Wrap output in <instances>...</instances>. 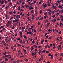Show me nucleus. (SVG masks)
I'll use <instances>...</instances> for the list:
<instances>
[{"mask_svg": "<svg viewBox=\"0 0 63 63\" xmlns=\"http://www.w3.org/2000/svg\"><path fill=\"white\" fill-rule=\"evenodd\" d=\"M18 9L17 10H19L20 9V6H19L18 7Z\"/></svg>", "mask_w": 63, "mask_h": 63, "instance_id": "15", "label": "nucleus"}, {"mask_svg": "<svg viewBox=\"0 0 63 63\" xmlns=\"http://www.w3.org/2000/svg\"><path fill=\"white\" fill-rule=\"evenodd\" d=\"M58 38H59V37H57V38L56 39L57 41H59V39H58Z\"/></svg>", "mask_w": 63, "mask_h": 63, "instance_id": "43", "label": "nucleus"}, {"mask_svg": "<svg viewBox=\"0 0 63 63\" xmlns=\"http://www.w3.org/2000/svg\"><path fill=\"white\" fill-rule=\"evenodd\" d=\"M49 52L48 51H47L46 52V53H48Z\"/></svg>", "mask_w": 63, "mask_h": 63, "instance_id": "27", "label": "nucleus"}, {"mask_svg": "<svg viewBox=\"0 0 63 63\" xmlns=\"http://www.w3.org/2000/svg\"><path fill=\"white\" fill-rule=\"evenodd\" d=\"M63 56V53H61L60 55V56Z\"/></svg>", "mask_w": 63, "mask_h": 63, "instance_id": "14", "label": "nucleus"}, {"mask_svg": "<svg viewBox=\"0 0 63 63\" xmlns=\"http://www.w3.org/2000/svg\"><path fill=\"white\" fill-rule=\"evenodd\" d=\"M48 56H51V54H50V53H49V54Z\"/></svg>", "mask_w": 63, "mask_h": 63, "instance_id": "45", "label": "nucleus"}, {"mask_svg": "<svg viewBox=\"0 0 63 63\" xmlns=\"http://www.w3.org/2000/svg\"><path fill=\"white\" fill-rule=\"evenodd\" d=\"M55 48H56V46H54L53 47V49H55Z\"/></svg>", "mask_w": 63, "mask_h": 63, "instance_id": "42", "label": "nucleus"}, {"mask_svg": "<svg viewBox=\"0 0 63 63\" xmlns=\"http://www.w3.org/2000/svg\"><path fill=\"white\" fill-rule=\"evenodd\" d=\"M47 11H51V10L49 9H47Z\"/></svg>", "mask_w": 63, "mask_h": 63, "instance_id": "25", "label": "nucleus"}, {"mask_svg": "<svg viewBox=\"0 0 63 63\" xmlns=\"http://www.w3.org/2000/svg\"><path fill=\"white\" fill-rule=\"evenodd\" d=\"M43 19V17L42 18H41V19H39V20H42V19Z\"/></svg>", "mask_w": 63, "mask_h": 63, "instance_id": "35", "label": "nucleus"}, {"mask_svg": "<svg viewBox=\"0 0 63 63\" xmlns=\"http://www.w3.org/2000/svg\"><path fill=\"white\" fill-rule=\"evenodd\" d=\"M42 11L41 10L40 11V14H41V13H42Z\"/></svg>", "mask_w": 63, "mask_h": 63, "instance_id": "62", "label": "nucleus"}, {"mask_svg": "<svg viewBox=\"0 0 63 63\" xmlns=\"http://www.w3.org/2000/svg\"><path fill=\"white\" fill-rule=\"evenodd\" d=\"M37 49H35V52H37Z\"/></svg>", "mask_w": 63, "mask_h": 63, "instance_id": "57", "label": "nucleus"}, {"mask_svg": "<svg viewBox=\"0 0 63 63\" xmlns=\"http://www.w3.org/2000/svg\"><path fill=\"white\" fill-rule=\"evenodd\" d=\"M4 45H5V46H6L7 45V44L6 43L4 42Z\"/></svg>", "mask_w": 63, "mask_h": 63, "instance_id": "26", "label": "nucleus"}, {"mask_svg": "<svg viewBox=\"0 0 63 63\" xmlns=\"http://www.w3.org/2000/svg\"><path fill=\"white\" fill-rule=\"evenodd\" d=\"M51 38H52V36L50 37H49V40H50V39H51Z\"/></svg>", "mask_w": 63, "mask_h": 63, "instance_id": "28", "label": "nucleus"}, {"mask_svg": "<svg viewBox=\"0 0 63 63\" xmlns=\"http://www.w3.org/2000/svg\"><path fill=\"white\" fill-rule=\"evenodd\" d=\"M13 18V17H11L9 19L10 20H12V19Z\"/></svg>", "mask_w": 63, "mask_h": 63, "instance_id": "29", "label": "nucleus"}, {"mask_svg": "<svg viewBox=\"0 0 63 63\" xmlns=\"http://www.w3.org/2000/svg\"><path fill=\"white\" fill-rule=\"evenodd\" d=\"M53 20L55 21H56V19H54Z\"/></svg>", "mask_w": 63, "mask_h": 63, "instance_id": "53", "label": "nucleus"}, {"mask_svg": "<svg viewBox=\"0 0 63 63\" xmlns=\"http://www.w3.org/2000/svg\"><path fill=\"white\" fill-rule=\"evenodd\" d=\"M20 57H24V56L22 55V56H20Z\"/></svg>", "mask_w": 63, "mask_h": 63, "instance_id": "33", "label": "nucleus"}, {"mask_svg": "<svg viewBox=\"0 0 63 63\" xmlns=\"http://www.w3.org/2000/svg\"><path fill=\"white\" fill-rule=\"evenodd\" d=\"M32 43L33 44H34V43H35V41H34V40H33L32 41Z\"/></svg>", "mask_w": 63, "mask_h": 63, "instance_id": "50", "label": "nucleus"}, {"mask_svg": "<svg viewBox=\"0 0 63 63\" xmlns=\"http://www.w3.org/2000/svg\"><path fill=\"white\" fill-rule=\"evenodd\" d=\"M47 47H48V48H50V46H49L48 45H47Z\"/></svg>", "mask_w": 63, "mask_h": 63, "instance_id": "36", "label": "nucleus"}, {"mask_svg": "<svg viewBox=\"0 0 63 63\" xmlns=\"http://www.w3.org/2000/svg\"><path fill=\"white\" fill-rule=\"evenodd\" d=\"M38 53L39 55H40V53H41V51H39L38 52Z\"/></svg>", "mask_w": 63, "mask_h": 63, "instance_id": "46", "label": "nucleus"}, {"mask_svg": "<svg viewBox=\"0 0 63 63\" xmlns=\"http://www.w3.org/2000/svg\"><path fill=\"white\" fill-rule=\"evenodd\" d=\"M42 6H43L44 9H45V7H47V4H45V5L44 4V3H43L42 4Z\"/></svg>", "mask_w": 63, "mask_h": 63, "instance_id": "1", "label": "nucleus"}, {"mask_svg": "<svg viewBox=\"0 0 63 63\" xmlns=\"http://www.w3.org/2000/svg\"><path fill=\"white\" fill-rule=\"evenodd\" d=\"M8 24H9V25H11L12 23H11V21H9L8 22Z\"/></svg>", "mask_w": 63, "mask_h": 63, "instance_id": "3", "label": "nucleus"}, {"mask_svg": "<svg viewBox=\"0 0 63 63\" xmlns=\"http://www.w3.org/2000/svg\"><path fill=\"white\" fill-rule=\"evenodd\" d=\"M23 51H24V52H26V50L24 49H23Z\"/></svg>", "mask_w": 63, "mask_h": 63, "instance_id": "47", "label": "nucleus"}, {"mask_svg": "<svg viewBox=\"0 0 63 63\" xmlns=\"http://www.w3.org/2000/svg\"><path fill=\"white\" fill-rule=\"evenodd\" d=\"M9 41H10V40H8L7 41H6V43H8V42H9Z\"/></svg>", "mask_w": 63, "mask_h": 63, "instance_id": "48", "label": "nucleus"}, {"mask_svg": "<svg viewBox=\"0 0 63 63\" xmlns=\"http://www.w3.org/2000/svg\"><path fill=\"white\" fill-rule=\"evenodd\" d=\"M37 54V52H35V53L34 54V56H35L36 55V54Z\"/></svg>", "mask_w": 63, "mask_h": 63, "instance_id": "37", "label": "nucleus"}, {"mask_svg": "<svg viewBox=\"0 0 63 63\" xmlns=\"http://www.w3.org/2000/svg\"><path fill=\"white\" fill-rule=\"evenodd\" d=\"M58 7L59 8H61V9H63V7H62V6L59 5Z\"/></svg>", "mask_w": 63, "mask_h": 63, "instance_id": "5", "label": "nucleus"}, {"mask_svg": "<svg viewBox=\"0 0 63 63\" xmlns=\"http://www.w3.org/2000/svg\"><path fill=\"white\" fill-rule=\"evenodd\" d=\"M29 15H30L29 12H28V14H27V16H29Z\"/></svg>", "mask_w": 63, "mask_h": 63, "instance_id": "32", "label": "nucleus"}, {"mask_svg": "<svg viewBox=\"0 0 63 63\" xmlns=\"http://www.w3.org/2000/svg\"><path fill=\"white\" fill-rule=\"evenodd\" d=\"M61 31H60L59 32V34H61Z\"/></svg>", "mask_w": 63, "mask_h": 63, "instance_id": "56", "label": "nucleus"}, {"mask_svg": "<svg viewBox=\"0 0 63 63\" xmlns=\"http://www.w3.org/2000/svg\"><path fill=\"white\" fill-rule=\"evenodd\" d=\"M9 58L11 60H14V58L11 59V58H11V57H9Z\"/></svg>", "mask_w": 63, "mask_h": 63, "instance_id": "20", "label": "nucleus"}, {"mask_svg": "<svg viewBox=\"0 0 63 63\" xmlns=\"http://www.w3.org/2000/svg\"><path fill=\"white\" fill-rule=\"evenodd\" d=\"M60 47L59 48L60 49H61V47H62L61 45H59L58 46H57V47Z\"/></svg>", "mask_w": 63, "mask_h": 63, "instance_id": "6", "label": "nucleus"}, {"mask_svg": "<svg viewBox=\"0 0 63 63\" xmlns=\"http://www.w3.org/2000/svg\"><path fill=\"white\" fill-rule=\"evenodd\" d=\"M63 10L62 9L61 10V14H62V13H63Z\"/></svg>", "mask_w": 63, "mask_h": 63, "instance_id": "44", "label": "nucleus"}, {"mask_svg": "<svg viewBox=\"0 0 63 63\" xmlns=\"http://www.w3.org/2000/svg\"><path fill=\"white\" fill-rule=\"evenodd\" d=\"M4 27L3 26H2L0 27V29H2L3 28V27Z\"/></svg>", "mask_w": 63, "mask_h": 63, "instance_id": "17", "label": "nucleus"}, {"mask_svg": "<svg viewBox=\"0 0 63 63\" xmlns=\"http://www.w3.org/2000/svg\"><path fill=\"white\" fill-rule=\"evenodd\" d=\"M40 59H41V60H43V58L42 57H41L40 58Z\"/></svg>", "mask_w": 63, "mask_h": 63, "instance_id": "55", "label": "nucleus"}, {"mask_svg": "<svg viewBox=\"0 0 63 63\" xmlns=\"http://www.w3.org/2000/svg\"><path fill=\"white\" fill-rule=\"evenodd\" d=\"M41 44L42 45H43V44H44V43H43V42L42 41H41Z\"/></svg>", "mask_w": 63, "mask_h": 63, "instance_id": "31", "label": "nucleus"}, {"mask_svg": "<svg viewBox=\"0 0 63 63\" xmlns=\"http://www.w3.org/2000/svg\"><path fill=\"white\" fill-rule=\"evenodd\" d=\"M38 25H40V22H38Z\"/></svg>", "mask_w": 63, "mask_h": 63, "instance_id": "58", "label": "nucleus"}, {"mask_svg": "<svg viewBox=\"0 0 63 63\" xmlns=\"http://www.w3.org/2000/svg\"><path fill=\"white\" fill-rule=\"evenodd\" d=\"M7 54V52L5 51V53H2V54L3 55H5V54Z\"/></svg>", "mask_w": 63, "mask_h": 63, "instance_id": "7", "label": "nucleus"}, {"mask_svg": "<svg viewBox=\"0 0 63 63\" xmlns=\"http://www.w3.org/2000/svg\"><path fill=\"white\" fill-rule=\"evenodd\" d=\"M28 59H26L25 60V61H28Z\"/></svg>", "mask_w": 63, "mask_h": 63, "instance_id": "38", "label": "nucleus"}, {"mask_svg": "<svg viewBox=\"0 0 63 63\" xmlns=\"http://www.w3.org/2000/svg\"><path fill=\"white\" fill-rule=\"evenodd\" d=\"M5 60L6 61H7L8 60V59L7 58L5 59Z\"/></svg>", "mask_w": 63, "mask_h": 63, "instance_id": "21", "label": "nucleus"}, {"mask_svg": "<svg viewBox=\"0 0 63 63\" xmlns=\"http://www.w3.org/2000/svg\"><path fill=\"white\" fill-rule=\"evenodd\" d=\"M57 55H58L57 54V53L55 54V56H56V57H57Z\"/></svg>", "mask_w": 63, "mask_h": 63, "instance_id": "52", "label": "nucleus"}, {"mask_svg": "<svg viewBox=\"0 0 63 63\" xmlns=\"http://www.w3.org/2000/svg\"><path fill=\"white\" fill-rule=\"evenodd\" d=\"M9 13L10 14H13V12L12 11H10L9 12Z\"/></svg>", "mask_w": 63, "mask_h": 63, "instance_id": "12", "label": "nucleus"}, {"mask_svg": "<svg viewBox=\"0 0 63 63\" xmlns=\"http://www.w3.org/2000/svg\"><path fill=\"white\" fill-rule=\"evenodd\" d=\"M47 5H48V6H50V3L47 4Z\"/></svg>", "mask_w": 63, "mask_h": 63, "instance_id": "51", "label": "nucleus"}, {"mask_svg": "<svg viewBox=\"0 0 63 63\" xmlns=\"http://www.w3.org/2000/svg\"><path fill=\"white\" fill-rule=\"evenodd\" d=\"M2 30V31H5V29L3 28Z\"/></svg>", "mask_w": 63, "mask_h": 63, "instance_id": "64", "label": "nucleus"}, {"mask_svg": "<svg viewBox=\"0 0 63 63\" xmlns=\"http://www.w3.org/2000/svg\"><path fill=\"white\" fill-rule=\"evenodd\" d=\"M18 15H16V19H17V18H18Z\"/></svg>", "mask_w": 63, "mask_h": 63, "instance_id": "16", "label": "nucleus"}, {"mask_svg": "<svg viewBox=\"0 0 63 63\" xmlns=\"http://www.w3.org/2000/svg\"><path fill=\"white\" fill-rule=\"evenodd\" d=\"M17 20L16 19H15V20H13V23H15V22H17Z\"/></svg>", "mask_w": 63, "mask_h": 63, "instance_id": "4", "label": "nucleus"}, {"mask_svg": "<svg viewBox=\"0 0 63 63\" xmlns=\"http://www.w3.org/2000/svg\"><path fill=\"white\" fill-rule=\"evenodd\" d=\"M23 37L25 38V39H27V37L25 35H23Z\"/></svg>", "mask_w": 63, "mask_h": 63, "instance_id": "9", "label": "nucleus"}, {"mask_svg": "<svg viewBox=\"0 0 63 63\" xmlns=\"http://www.w3.org/2000/svg\"><path fill=\"white\" fill-rule=\"evenodd\" d=\"M4 2V0L1 1H0V3L1 4H3V3Z\"/></svg>", "mask_w": 63, "mask_h": 63, "instance_id": "8", "label": "nucleus"}, {"mask_svg": "<svg viewBox=\"0 0 63 63\" xmlns=\"http://www.w3.org/2000/svg\"><path fill=\"white\" fill-rule=\"evenodd\" d=\"M5 4H7V3H8V2H7V1H5Z\"/></svg>", "mask_w": 63, "mask_h": 63, "instance_id": "40", "label": "nucleus"}, {"mask_svg": "<svg viewBox=\"0 0 63 63\" xmlns=\"http://www.w3.org/2000/svg\"><path fill=\"white\" fill-rule=\"evenodd\" d=\"M57 3H58V4H60V2H59V1H57Z\"/></svg>", "mask_w": 63, "mask_h": 63, "instance_id": "54", "label": "nucleus"}, {"mask_svg": "<svg viewBox=\"0 0 63 63\" xmlns=\"http://www.w3.org/2000/svg\"><path fill=\"white\" fill-rule=\"evenodd\" d=\"M31 12L32 14H33V13H34V11H33V10H32L31 11Z\"/></svg>", "mask_w": 63, "mask_h": 63, "instance_id": "24", "label": "nucleus"}, {"mask_svg": "<svg viewBox=\"0 0 63 63\" xmlns=\"http://www.w3.org/2000/svg\"><path fill=\"white\" fill-rule=\"evenodd\" d=\"M34 53H32V56H34Z\"/></svg>", "mask_w": 63, "mask_h": 63, "instance_id": "30", "label": "nucleus"}, {"mask_svg": "<svg viewBox=\"0 0 63 63\" xmlns=\"http://www.w3.org/2000/svg\"><path fill=\"white\" fill-rule=\"evenodd\" d=\"M34 30H35V29H32V32H33V31H34Z\"/></svg>", "mask_w": 63, "mask_h": 63, "instance_id": "49", "label": "nucleus"}, {"mask_svg": "<svg viewBox=\"0 0 63 63\" xmlns=\"http://www.w3.org/2000/svg\"><path fill=\"white\" fill-rule=\"evenodd\" d=\"M30 34L31 35H32L33 34V33L31 32H27V34Z\"/></svg>", "mask_w": 63, "mask_h": 63, "instance_id": "2", "label": "nucleus"}, {"mask_svg": "<svg viewBox=\"0 0 63 63\" xmlns=\"http://www.w3.org/2000/svg\"><path fill=\"white\" fill-rule=\"evenodd\" d=\"M8 57V55H5L4 56V58H5V57Z\"/></svg>", "mask_w": 63, "mask_h": 63, "instance_id": "18", "label": "nucleus"}, {"mask_svg": "<svg viewBox=\"0 0 63 63\" xmlns=\"http://www.w3.org/2000/svg\"><path fill=\"white\" fill-rule=\"evenodd\" d=\"M55 15H53V16L52 17H53V18H54V17H55Z\"/></svg>", "mask_w": 63, "mask_h": 63, "instance_id": "39", "label": "nucleus"}, {"mask_svg": "<svg viewBox=\"0 0 63 63\" xmlns=\"http://www.w3.org/2000/svg\"><path fill=\"white\" fill-rule=\"evenodd\" d=\"M22 30H23V29H25V27H24V28L23 27H22Z\"/></svg>", "mask_w": 63, "mask_h": 63, "instance_id": "23", "label": "nucleus"}, {"mask_svg": "<svg viewBox=\"0 0 63 63\" xmlns=\"http://www.w3.org/2000/svg\"><path fill=\"white\" fill-rule=\"evenodd\" d=\"M47 45L45 47V48H47Z\"/></svg>", "mask_w": 63, "mask_h": 63, "instance_id": "63", "label": "nucleus"}, {"mask_svg": "<svg viewBox=\"0 0 63 63\" xmlns=\"http://www.w3.org/2000/svg\"><path fill=\"white\" fill-rule=\"evenodd\" d=\"M47 35V33H46L45 35V36H46Z\"/></svg>", "mask_w": 63, "mask_h": 63, "instance_id": "60", "label": "nucleus"}, {"mask_svg": "<svg viewBox=\"0 0 63 63\" xmlns=\"http://www.w3.org/2000/svg\"><path fill=\"white\" fill-rule=\"evenodd\" d=\"M17 21H19V18H17Z\"/></svg>", "mask_w": 63, "mask_h": 63, "instance_id": "34", "label": "nucleus"}, {"mask_svg": "<svg viewBox=\"0 0 63 63\" xmlns=\"http://www.w3.org/2000/svg\"><path fill=\"white\" fill-rule=\"evenodd\" d=\"M29 32H31V31L32 30H31V29H29Z\"/></svg>", "mask_w": 63, "mask_h": 63, "instance_id": "22", "label": "nucleus"}, {"mask_svg": "<svg viewBox=\"0 0 63 63\" xmlns=\"http://www.w3.org/2000/svg\"><path fill=\"white\" fill-rule=\"evenodd\" d=\"M27 18L28 20V21H30V22H31V21L30 20V19H29V17H28Z\"/></svg>", "mask_w": 63, "mask_h": 63, "instance_id": "11", "label": "nucleus"}, {"mask_svg": "<svg viewBox=\"0 0 63 63\" xmlns=\"http://www.w3.org/2000/svg\"><path fill=\"white\" fill-rule=\"evenodd\" d=\"M22 43H23V44H25V41H23Z\"/></svg>", "mask_w": 63, "mask_h": 63, "instance_id": "61", "label": "nucleus"}, {"mask_svg": "<svg viewBox=\"0 0 63 63\" xmlns=\"http://www.w3.org/2000/svg\"><path fill=\"white\" fill-rule=\"evenodd\" d=\"M51 59H53V55H52L51 56Z\"/></svg>", "mask_w": 63, "mask_h": 63, "instance_id": "10", "label": "nucleus"}, {"mask_svg": "<svg viewBox=\"0 0 63 63\" xmlns=\"http://www.w3.org/2000/svg\"><path fill=\"white\" fill-rule=\"evenodd\" d=\"M42 53H43V52H46V50H43V51L41 52Z\"/></svg>", "mask_w": 63, "mask_h": 63, "instance_id": "13", "label": "nucleus"}, {"mask_svg": "<svg viewBox=\"0 0 63 63\" xmlns=\"http://www.w3.org/2000/svg\"><path fill=\"white\" fill-rule=\"evenodd\" d=\"M24 11V10H22V9H20V12H23Z\"/></svg>", "mask_w": 63, "mask_h": 63, "instance_id": "41", "label": "nucleus"}, {"mask_svg": "<svg viewBox=\"0 0 63 63\" xmlns=\"http://www.w3.org/2000/svg\"><path fill=\"white\" fill-rule=\"evenodd\" d=\"M17 3L18 5H19V3H18V2L17 1Z\"/></svg>", "mask_w": 63, "mask_h": 63, "instance_id": "59", "label": "nucleus"}, {"mask_svg": "<svg viewBox=\"0 0 63 63\" xmlns=\"http://www.w3.org/2000/svg\"><path fill=\"white\" fill-rule=\"evenodd\" d=\"M20 38H21L22 37V34H20Z\"/></svg>", "mask_w": 63, "mask_h": 63, "instance_id": "19", "label": "nucleus"}]
</instances>
